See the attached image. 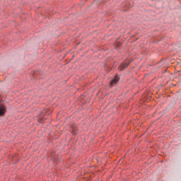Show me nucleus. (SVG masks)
I'll use <instances>...</instances> for the list:
<instances>
[{"label": "nucleus", "mask_w": 181, "mask_h": 181, "mask_svg": "<svg viewBox=\"0 0 181 181\" xmlns=\"http://www.w3.org/2000/svg\"><path fill=\"white\" fill-rule=\"evenodd\" d=\"M6 114V106L0 103V117H4Z\"/></svg>", "instance_id": "f257e3e1"}, {"label": "nucleus", "mask_w": 181, "mask_h": 181, "mask_svg": "<svg viewBox=\"0 0 181 181\" xmlns=\"http://www.w3.org/2000/svg\"><path fill=\"white\" fill-rule=\"evenodd\" d=\"M118 80H119V78L116 76L115 78L110 82V87H114V85L118 83Z\"/></svg>", "instance_id": "f03ea898"}, {"label": "nucleus", "mask_w": 181, "mask_h": 181, "mask_svg": "<svg viewBox=\"0 0 181 181\" xmlns=\"http://www.w3.org/2000/svg\"><path fill=\"white\" fill-rule=\"evenodd\" d=\"M129 63H130V62H129V63H127V64H122V69H127V67H128V66H129Z\"/></svg>", "instance_id": "7ed1b4c3"}]
</instances>
